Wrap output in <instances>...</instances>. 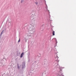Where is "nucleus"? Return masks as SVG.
Returning <instances> with one entry per match:
<instances>
[{"instance_id":"6","label":"nucleus","mask_w":76,"mask_h":76,"mask_svg":"<svg viewBox=\"0 0 76 76\" xmlns=\"http://www.w3.org/2000/svg\"><path fill=\"white\" fill-rule=\"evenodd\" d=\"M34 33H35V31H33V32L32 33V34H34Z\"/></svg>"},{"instance_id":"5","label":"nucleus","mask_w":76,"mask_h":76,"mask_svg":"<svg viewBox=\"0 0 76 76\" xmlns=\"http://www.w3.org/2000/svg\"><path fill=\"white\" fill-rule=\"evenodd\" d=\"M4 31V30H3L2 31V32L1 33V34L2 35V33H3V32Z\"/></svg>"},{"instance_id":"3","label":"nucleus","mask_w":76,"mask_h":76,"mask_svg":"<svg viewBox=\"0 0 76 76\" xmlns=\"http://www.w3.org/2000/svg\"><path fill=\"white\" fill-rule=\"evenodd\" d=\"M52 34H53V35L54 36V35H55V31H53Z\"/></svg>"},{"instance_id":"8","label":"nucleus","mask_w":76,"mask_h":76,"mask_svg":"<svg viewBox=\"0 0 76 76\" xmlns=\"http://www.w3.org/2000/svg\"><path fill=\"white\" fill-rule=\"evenodd\" d=\"M19 42V40H18V42Z\"/></svg>"},{"instance_id":"2","label":"nucleus","mask_w":76,"mask_h":76,"mask_svg":"<svg viewBox=\"0 0 76 76\" xmlns=\"http://www.w3.org/2000/svg\"><path fill=\"white\" fill-rule=\"evenodd\" d=\"M23 55H24V53H21V56H20V58H22V57H23Z\"/></svg>"},{"instance_id":"7","label":"nucleus","mask_w":76,"mask_h":76,"mask_svg":"<svg viewBox=\"0 0 76 76\" xmlns=\"http://www.w3.org/2000/svg\"><path fill=\"white\" fill-rule=\"evenodd\" d=\"M23 0H22L21 1V3H22V2H23Z\"/></svg>"},{"instance_id":"4","label":"nucleus","mask_w":76,"mask_h":76,"mask_svg":"<svg viewBox=\"0 0 76 76\" xmlns=\"http://www.w3.org/2000/svg\"><path fill=\"white\" fill-rule=\"evenodd\" d=\"M25 67V64H24L23 65L22 68H23Z\"/></svg>"},{"instance_id":"12","label":"nucleus","mask_w":76,"mask_h":76,"mask_svg":"<svg viewBox=\"0 0 76 76\" xmlns=\"http://www.w3.org/2000/svg\"><path fill=\"white\" fill-rule=\"evenodd\" d=\"M19 41H20V40H19Z\"/></svg>"},{"instance_id":"10","label":"nucleus","mask_w":76,"mask_h":76,"mask_svg":"<svg viewBox=\"0 0 76 76\" xmlns=\"http://www.w3.org/2000/svg\"><path fill=\"white\" fill-rule=\"evenodd\" d=\"M18 68H19V66H18Z\"/></svg>"},{"instance_id":"9","label":"nucleus","mask_w":76,"mask_h":76,"mask_svg":"<svg viewBox=\"0 0 76 76\" xmlns=\"http://www.w3.org/2000/svg\"><path fill=\"white\" fill-rule=\"evenodd\" d=\"M62 76V75H61V76Z\"/></svg>"},{"instance_id":"1","label":"nucleus","mask_w":76,"mask_h":76,"mask_svg":"<svg viewBox=\"0 0 76 76\" xmlns=\"http://www.w3.org/2000/svg\"><path fill=\"white\" fill-rule=\"evenodd\" d=\"M31 28L32 29V31H33V30H34L35 29V26H34V25L32 26Z\"/></svg>"},{"instance_id":"11","label":"nucleus","mask_w":76,"mask_h":76,"mask_svg":"<svg viewBox=\"0 0 76 76\" xmlns=\"http://www.w3.org/2000/svg\"><path fill=\"white\" fill-rule=\"evenodd\" d=\"M47 9H48L47 8Z\"/></svg>"}]
</instances>
